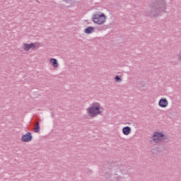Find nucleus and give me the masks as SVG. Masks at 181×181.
Returning <instances> with one entry per match:
<instances>
[{
  "label": "nucleus",
  "mask_w": 181,
  "mask_h": 181,
  "mask_svg": "<svg viewBox=\"0 0 181 181\" xmlns=\"http://www.w3.org/2000/svg\"><path fill=\"white\" fill-rule=\"evenodd\" d=\"M92 21L96 25H104L107 22V16L104 13H95L92 16Z\"/></svg>",
  "instance_id": "4"
},
{
  "label": "nucleus",
  "mask_w": 181,
  "mask_h": 181,
  "mask_svg": "<svg viewBox=\"0 0 181 181\" xmlns=\"http://www.w3.org/2000/svg\"><path fill=\"white\" fill-rule=\"evenodd\" d=\"M49 63H50V64H52V66L54 67V69L59 68V62L57 61V59H56L54 58H52L49 60Z\"/></svg>",
  "instance_id": "8"
},
{
  "label": "nucleus",
  "mask_w": 181,
  "mask_h": 181,
  "mask_svg": "<svg viewBox=\"0 0 181 181\" xmlns=\"http://www.w3.org/2000/svg\"><path fill=\"white\" fill-rule=\"evenodd\" d=\"M152 139L155 144H162L168 139V137L165 135V132L157 131L153 134Z\"/></svg>",
  "instance_id": "3"
},
{
  "label": "nucleus",
  "mask_w": 181,
  "mask_h": 181,
  "mask_svg": "<svg viewBox=\"0 0 181 181\" xmlns=\"http://www.w3.org/2000/svg\"><path fill=\"white\" fill-rule=\"evenodd\" d=\"M115 80L116 83H122V78H121L118 76H116L115 77Z\"/></svg>",
  "instance_id": "12"
},
{
  "label": "nucleus",
  "mask_w": 181,
  "mask_h": 181,
  "mask_svg": "<svg viewBox=\"0 0 181 181\" xmlns=\"http://www.w3.org/2000/svg\"><path fill=\"white\" fill-rule=\"evenodd\" d=\"M86 112L90 118H95L98 115H103L104 112V107L101 105V103L94 102L90 104V106L86 108Z\"/></svg>",
  "instance_id": "2"
},
{
  "label": "nucleus",
  "mask_w": 181,
  "mask_h": 181,
  "mask_svg": "<svg viewBox=\"0 0 181 181\" xmlns=\"http://www.w3.org/2000/svg\"><path fill=\"white\" fill-rule=\"evenodd\" d=\"M158 105L159 107H161V108H166V107L169 105V102L166 98H161L158 101Z\"/></svg>",
  "instance_id": "7"
},
{
  "label": "nucleus",
  "mask_w": 181,
  "mask_h": 181,
  "mask_svg": "<svg viewBox=\"0 0 181 181\" xmlns=\"http://www.w3.org/2000/svg\"><path fill=\"white\" fill-rule=\"evenodd\" d=\"M95 30V28H94V27L89 26L84 30V33H86V35H91V33H94Z\"/></svg>",
  "instance_id": "9"
},
{
  "label": "nucleus",
  "mask_w": 181,
  "mask_h": 181,
  "mask_svg": "<svg viewBox=\"0 0 181 181\" xmlns=\"http://www.w3.org/2000/svg\"><path fill=\"white\" fill-rule=\"evenodd\" d=\"M30 49L35 50L36 49V44L31 42L30 44L25 43L23 45V49L25 52H29Z\"/></svg>",
  "instance_id": "6"
},
{
  "label": "nucleus",
  "mask_w": 181,
  "mask_h": 181,
  "mask_svg": "<svg viewBox=\"0 0 181 181\" xmlns=\"http://www.w3.org/2000/svg\"><path fill=\"white\" fill-rule=\"evenodd\" d=\"M177 57L179 62H181V50L180 51L179 54L177 55Z\"/></svg>",
  "instance_id": "13"
},
{
  "label": "nucleus",
  "mask_w": 181,
  "mask_h": 181,
  "mask_svg": "<svg viewBox=\"0 0 181 181\" xmlns=\"http://www.w3.org/2000/svg\"><path fill=\"white\" fill-rule=\"evenodd\" d=\"M34 132H40V124H39V122L37 123L35 127L34 128Z\"/></svg>",
  "instance_id": "11"
},
{
  "label": "nucleus",
  "mask_w": 181,
  "mask_h": 181,
  "mask_svg": "<svg viewBox=\"0 0 181 181\" xmlns=\"http://www.w3.org/2000/svg\"><path fill=\"white\" fill-rule=\"evenodd\" d=\"M122 133L124 135H129L131 134V128L129 127H123Z\"/></svg>",
  "instance_id": "10"
},
{
  "label": "nucleus",
  "mask_w": 181,
  "mask_h": 181,
  "mask_svg": "<svg viewBox=\"0 0 181 181\" xmlns=\"http://www.w3.org/2000/svg\"><path fill=\"white\" fill-rule=\"evenodd\" d=\"M98 30H105V29H107L104 26H101L98 28Z\"/></svg>",
  "instance_id": "14"
},
{
  "label": "nucleus",
  "mask_w": 181,
  "mask_h": 181,
  "mask_svg": "<svg viewBox=\"0 0 181 181\" xmlns=\"http://www.w3.org/2000/svg\"><path fill=\"white\" fill-rule=\"evenodd\" d=\"M151 11L148 14H146V16H150V18H156L159 16L161 12L166 11V1L165 0H156Z\"/></svg>",
  "instance_id": "1"
},
{
  "label": "nucleus",
  "mask_w": 181,
  "mask_h": 181,
  "mask_svg": "<svg viewBox=\"0 0 181 181\" xmlns=\"http://www.w3.org/2000/svg\"><path fill=\"white\" fill-rule=\"evenodd\" d=\"M32 139H33V136H32V133L30 132H27L21 137L22 142H30Z\"/></svg>",
  "instance_id": "5"
}]
</instances>
